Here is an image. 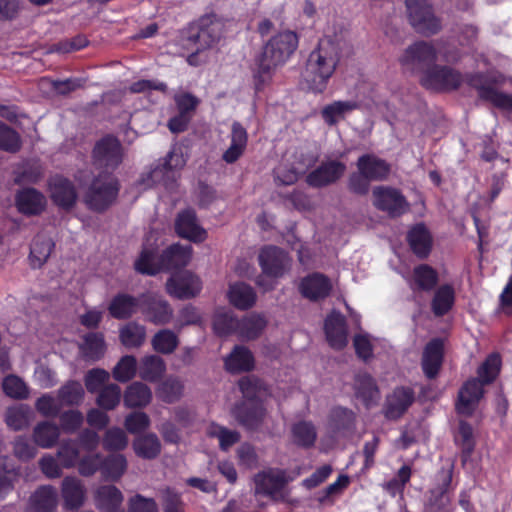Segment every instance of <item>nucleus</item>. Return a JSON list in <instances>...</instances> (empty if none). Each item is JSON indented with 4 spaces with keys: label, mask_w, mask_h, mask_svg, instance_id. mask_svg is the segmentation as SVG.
<instances>
[{
    "label": "nucleus",
    "mask_w": 512,
    "mask_h": 512,
    "mask_svg": "<svg viewBox=\"0 0 512 512\" xmlns=\"http://www.w3.org/2000/svg\"><path fill=\"white\" fill-rule=\"evenodd\" d=\"M2 386L5 394L10 398L24 399L29 394L28 387L25 382L15 375L5 377Z\"/></svg>",
    "instance_id": "56"
},
{
    "label": "nucleus",
    "mask_w": 512,
    "mask_h": 512,
    "mask_svg": "<svg viewBox=\"0 0 512 512\" xmlns=\"http://www.w3.org/2000/svg\"><path fill=\"white\" fill-rule=\"evenodd\" d=\"M62 497L68 509L79 508L85 498V489L81 481L75 477H67L62 483Z\"/></svg>",
    "instance_id": "25"
},
{
    "label": "nucleus",
    "mask_w": 512,
    "mask_h": 512,
    "mask_svg": "<svg viewBox=\"0 0 512 512\" xmlns=\"http://www.w3.org/2000/svg\"><path fill=\"white\" fill-rule=\"evenodd\" d=\"M451 498L447 487H438L431 490L428 499V506L431 510L440 511L444 510L450 503Z\"/></svg>",
    "instance_id": "64"
},
{
    "label": "nucleus",
    "mask_w": 512,
    "mask_h": 512,
    "mask_svg": "<svg viewBox=\"0 0 512 512\" xmlns=\"http://www.w3.org/2000/svg\"><path fill=\"white\" fill-rule=\"evenodd\" d=\"M58 458L65 468L73 467L79 458V450L75 442H64L58 450Z\"/></svg>",
    "instance_id": "60"
},
{
    "label": "nucleus",
    "mask_w": 512,
    "mask_h": 512,
    "mask_svg": "<svg viewBox=\"0 0 512 512\" xmlns=\"http://www.w3.org/2000/svg\"><path fill=\"white\" fill-rule=\"evenodd\" d=\"M227 296L229 302L241 310L250 308L256 300L252 287L242 282L230 285Z\"/></svg>",
    "instance_id": "27"
},
{
    "label": "nucleus",
    "mask_w": 512,
    "mask_h": 512,
    "mask_svg": "<svg viewBox=\"0 0 512 512\" xmlns=\"http://www.w3.org/2000/svg\"><path fill=\"white\" fill-rule=\"evenodd\" d=\"M345 171V165L337 161L323 163L307 176V182L314 187H321L336 181Z\"/></svg>",
    "instance_id": "19"
},
{
    "label": "nucleus",
    "mask_w": 512,
    "mask_h": 512,
    "mask_svg": "<svg viewBox=\"0 0 512 512\" xmlns=\"http://www.w3.org/2000/svg\"><path fill=\"white\" fill-rule=\"evenodd\" d=\"M437 280V272L432 267L422 264L415 267L413 278L409 283L413 289L431 290Z\"/></svg>",
    "instance_id": "38"
},
{
    "label": "nucleus",
    "mask_w": 512,
    "mask_h": 512,
    "mask_svg": "<svg viewBox=\"0 0 512 512\" xmlns=\"http://www.w3.org/2000/svg\"><path fill=\"white\" fill-rule=\"evenodd\" d=\"M355 385L357 396L364 401L366 406L371 405L378 399V389L370 375H358Z\"/></svg>",
    "instance_id": "43"
},
{
    "label": "nucleus",
    "mask_w": 512,
    "mask_h": 512,
    "mask_svg": "<svg viewBox=\"0 0 512 512\" xmlns=\"http://www.w3.org/2000/svg\"><path fill=\"white\" fill-rule=\"evenodd\" d=\"M186 164V157L183 150L179 146H174L167 155L163 165L156 167L149 172L146 178H143L142 184L144 188L151 187L157 183H168L176 179L178 171Z\"/></svg>",
    "instance_id": "10"
},
{
    "label": "nucleus",
    "mask_w": 512,
    "mask_h": 512,
    "mask_svg": "<svg viewBox=\"0 0 512 512\" xmlns=\"http://www.w3.org/2000/svg\"><path fill=\"white\" fill-rule=\"evenodd\" d=\"M133 448L139 457L153 459L160 453L161 444L155 434H147L135 439Z\"/></svg>",
    "instance_id": "39"
},
{
    "label": "nucleus",
    "mask_w": 512,
    "mask_h": 512,
    "mask_svg": "<svg viewBox=\"0 0 512 512\" xmlns=\"http://www.w3.org/2000/svg\"><path fill=\"white\" fill-rule=\"evenodd\" d=\"M84 396L81 383L70 381L64 385L58 393L59 401L65 405L79 404Z\"/></svg>",
    "instance_id": "54"
},
{
    "label": "nucleus",
    "mask_w": 512,
    "mask_h": 512,
    "mask_svg": "<svg viewBox=\"0 0 512 512\" xmlns=\"http://www.w3.org/2000/svg\"><path fill=\"white\" fill-rule=\"evenodd\" d=\"M406 6L410 22L419 32L429 34L439 30L440 22L427 0H406Z\"/></svg>",
    "instance_id": "11"
},
{
    "label": "nucleus",
    "mask_w": 512,
    "mask_h": 512,
    "mask_svg": "<svg viewBox=\"0 0 512 512\" xmlns=\"http://www.w3.org/2000/svg\"><path fill=\"white\" fill-rule=\"evenodd\" d=\"M48 192L52 201L59 207L70 208L77 199V193L70 180L60 175L49 179Z\"/></svg>",
    "instance_id": "15"
},
{
    "label": "nucleus",
    "mask_w": 512,
    "mask_h": 512,
    "mask_svg": "<svg viewBox=\"0 0 512 512\" xmlns=\"http://www.w3.org/2000/svg\"><path fill=\"white\" fill-rule=\"evenodd\" d=\"M408 241L413 252L419 257H426L432 246V238L427 228L422 225L414 226L409 234Z\"/></svg>",
    "instance_id": "31"
},
{
    "label": "nucleus",
    "mask_w": 512,
    "mask_h": 512,
    "mask_svg": "<svg viewBox=\"0 0 512 512\" xmlns=\"http://www.w3.org/2000/svg\"><path fill=\"white\" fill-rule=\"evenodd\" d=\"M16 206L23 214L37 215L45 209L46 198L34 188L23 189L16 196Z\"/></svg>",
    "instance_id": "20"
},
{
    "label": "nucleus",
    "mask_w": 512,
    "mask_h": 512,
    "mask_svg": "<svg viewBox=\"0 0 512 512\" xmlns=\"http://www.w3.org/2000/svg\"><path fill=\"white\" fill-rule=\"evenodd\" d=\"M34 512H50L57 504V491L51 486L39 488L30 499Z\"/></svg>",
    "instance_id": "35"
},
{
    "label": "nucleus",
    "mask_w": 512,
    "mask_h": 512,
    "mask_svg": "<svg viewBox=\"0 0 512 512\" xmlns=\"http://www.w3.org/2000/svg\"><path fill=\"white\" fill-rule=\"evenodd\" d=\"M224 24L217 19L203 18L200 21L197 33L189 38L190 48L195 52L188 56L187 61L191 65H198V56L208 48H212L223 35Z\"/></svg>",
    "instance_id": "7"
},
{
    "label": "nucleus",
    "mask_w": 512,
    "mask_h": 512,
    "mask_svg": "<svg viewBox=\"0 0 512 512\" xmlns=\"http://www.w3.org/2000/svg\"><path fill=\"white\" fill-rule=\"evenodd\" d=\"M53 247L54 243L51 238L44 235H38L35 237L30 249L29 259L31 265L34 268L41 267L49 258Z\"/></svg>",
    "instance_id": "33"
},
{
    "label": "nucleus",
    "mask_w": 512,
    "mask_h": 512,
    "mask_svg": "<svg viewBox=\"0 0 512 512\" xmlns=\"http://www.w3.org/2000/svg\"><path fill=\"white\" fill-rule=\"evenodd\" d=\"M436 56L435 49L426 42L410 46L400 58L401 64L411 71H422V84L433 90H448L458 87L461 75L447 67H429Z\"/></svg>",
    "instance_id": "2"
},
{
    "label": "nucleus",
    "mask_w": 512,
    "mask_h": 512,
    "mask_svg": "<svg viewBox=\"0 0 512 512\" xmlns=\"http://www.w3.org/2000/svg\"><path fill=\"white\" fill-rule=\"evenodd\" d=\"M31 411L26 405H17L9 408L6 413V424L13 430L27 427L31 420Z\"/></svg>",
    "instance_id": "48"
},
{
    "label": "nucleus",
    "mask_w": 512,
    "mask_h": 512,
    "mask_svg": "<svg viewBox=\"0 0 512 512\" xmlns=\"http://www.w3.org/2000/svg\"><path fill=\"white\" fill-rule=\"evenodd\" d=\"M290 438L294 445L301 448H310L317 439V431L311 422L299 421L292 425Z\"/></svg>",
    "instance_id": "30"
},
{
    "label": "nucleus",
    "mask_w": 512,
    "mask_h": 512,
    "mask_svg": "<svg viewBox=\"0 0 512 512\" xmlns=\"http://www.w3.org/2000/svg\"><path fill=\"white\" fill-rule=\"evenodd\" d=\"M410 477L411 469L409 466L404 465L399 469L395 478L383 484V489L393 497L396 495H402L404 487L406 483L409 482Z\"/></svg>",
    "instance_id": "55"
},
{
    "label": "nucleus",
    "mask_w": 512,
    "mask_h": 512,
    "mask_svg": "<svg viewBox=\"0 0 512 512\" xmlns=\"http://www.w3.org/2000/svg\"><path fill=\"white\" fill-rule=\"evenodd\" d=\"M165 371V362L159 356H145L140 362L139 376L143 380L155 382L162 377Z\"/></svg>",
    "instance_id": "34"
},
{
    "label": "nucleus",
    "mask_w": 512,
    "mask_h": 512,
    "mask_svg": "<svg viewBox=\"0 0 512 512\" xmlns=\"http://www.w3.org/2000/svg\"><path fill=\"white\" fill-rule=\"evenodd\" d=\"M206 434L211 438H216L219 441L220 448L224 451L228 450L240 439L237 431L226 429L214 423L206 427Z\"/></svg>",
    "instance_id": "44"
},
{
    "label": "nucleus",
    "mask_w": 512,
    "mask_h": 512,
    "mask_svg": "<svg viewBox=\"0 0 512 512\" xmlns=\"http://www.w3.org/2000/svg\"><path fill=\"white\" fill-rule=\"evenodd\" d=\"M455 301V291L451 285L440 286L434 294L432 300V311L437 316L446 314L453 306Z\"/></svg>",
    "instance_id": "36"
},
{
    "label": "nucleus",
    "mask_w": 512,
    "mask_h": 512,
    "mask_svg": "<svg viewBox=\"0 0 512 512\" xmlns=\"http://www.w3.org/2000/svg\"><path fill=\"white\" fill-rule=\"evenodd\" d=\"M123 397L128 408L145 407L152 400V392L146 384L134 382L127 387Z\"/></svg>",
    "instance_id": "28"
},
{
    "label": "nucleus",
    "mask_w": 512,
    "mask_h": 512,
    "mask_svg": "<svg viewBox=\"0 0 512 512\" xmlns=\"http://www.w3.org/2000/svg\"><path fill=\"white\" fill-rule=\"evenodd\" d=\"M137 372L136 358L130 355L122 357L113 369V377L119 382L131 380Z\"/></svg>",
    "instance_id": "51"
},
{
    "label": "nucleus",
    "mask_w": 512,
    "mask_h": 512,
    "mask_svg": "<svg viewBox=\"0 0 512 512\" xmlns=\"http://www.w3.org/2000/svg\"><path fill=\"white\" fill-rule=\"evenodd\" d=\"M357 168L359 175L350 178L351 189L359 194L368 191L369 181H379L387 178L390 173V165L375 155H363L358 159Z\"/></svg>",
    "instance_id": "6"
},
{
    "label": "nucleus",
    "mask_w": 512,
    "mask_h": 512,
    "mask_svg": "<svg viewBox=\"0 0 512 512\" xmlns=\"http://www.w3.org/2000/svg\"><path fill=\"white\" fill-rule=\"evenodd\" d=\"M150 320L155 324H166L172 319V309L166 301L158 297H152L148 301L147 311Z\"/></svg>",
    "instance_id": "41"
},
{
    "label": "nucleus",
    "mask_w": 512,
    "mask_h": 512,
    "mask_svg": "<svg viewBox=\"0 0 512 512\" xmlns=\"http://www.w3.org/2000/svg\"><path fill=\"white\" fill-rule=\"evenodd\" d=\"M104 447L108 450H122L128 444L125 432L119 428H112L106 432Z\"/></svg>",
    "instance_id": "62"
},
{
    "label": "nucleus",
    "mask_w": 512,
    "mask_h": 512,
    "mask_svg": "<svg viewBox=\"0 0 512 512\" xmlns=\"http://www.w3.org/2000/svg\"><path fill=\"white\" fill-rule=\"evenodd\" d=\"M357 107V103L352 100L334 101L322 109L321 115L326 124L335 125Z\"/></svg>",
    "instance_id": "29"
},
{
    "label": "nucleus",
    "mask_w": 512,
    "mask_h": 512,
    "mask_svg": "<svg viewBox=\"0 0 512 512\" xmlns=\"http://www.w3.org/2000/svg\"><path fill=\"white\" fill-rule=\"evenodd\" d=\"M325 332L329 344L341 349L347 344V329L345 320L340 313L332 312L325 321Z\"/></svg>",
    "instance_id": "22"
},
{
    "label": "nucleus",
    "mask_w": 512,
    "mask_h": 512,
    "mask_svg": "<svg viewBox=\"0 0 512 512\" xmlns=\"http://www.w3.org/2000/svg\"><path fill=\"white\" fill-rule=\"evenodd\" d=\"M479 94L483 99L490 101L502 109H512V95L499 92L496 88L488 85L479 88Z\"/></svg>",
    "instance_id": "57"
},
{
    "label": "nucleus",
    "mask_w": 512,
    "mask_h": 512,
    "mask_svg": "<svg viewBox=\"0 0 512 512\" xmlns=\"http://www.w3.org/2000/svg\"><path fill=\"white\" fill-rule=\"evenodd\" d=\"M59 428L49 422L38 424L33 433L34 442L41 448L52 447L59 438Z\"/></svg>",
    "instance_id": "42"
},
{
    "label": "nucleus",
    "mask_w": 512,
    "mask_h": 512,
    "mask_svg": "<svg viewBox=\"0 0 512 512\" xmlns=\"http://www.w3.org/2000/svg\"><path fill=\"white\" fill-rule=\"evenodd\" d=\"M259 264L262 275L258 278L257 284L264 290H270L274 287L275 280L283 277L289 270L291 260L281 249L269 246L261 250Z\"/></svg>",
    "instance_id": "5"
},
{
    "label": "nucleus",
    "mask_w": 512,
    "mask_h": 512,
    "mask_svg": "<svg viewBox=\"0 0 512 512\" xmlns=\"http://www.w3.org/2000/svg\"><path fill=\"white\" fill-rule=\"evenodd\" d=\"M414 400L413 391L409 388L400 387L395 389L386 401V416L390 419L399 418L412 404Z\"/></svg>",
    "instance_id": "23"
},
{
    "label": "nucleus",
    "mask_w": 512,
    "mask_h": 512,
    "mask_svg": "<svg viewBox=\"0 0 512 512\" xmlns=\"http://www.w3.org/2000/svg\"><path fill=\"white\" fill-rule=\"evenodd\" d=\"M150 425V419L144 412H134L125 419V427L128 432L136 434L144 431Z\"/></svg>",
    "instance_id": "63"
},
{
    "label": "nucleus",
    "mask_w": 512,
    "mask_h": 512,
    "mask_svg": "<svg viewBox=\"0 0 512 512\" xmlns=\"http://www.w3.org/2000/svg\"><path fill=\"white\" fill-rule=\"evenodd\" d=\"M121 389L116 384H110L104 387L97 398V404L106 409H114L120 402Z\"/></svg>",
    "instance_id": "58"
},
{
    "label": "nucleus",
    "mask_w": 512,
    "mask_h": 512,
    "mask_svg": "<svg viewBox=\"0 0 512 512\" xmlns=\"http://www.w3.org/2000/svg\"><path fill=\"white\" fill-rule=\"evenodd\" d=\"M243 396L249 400H263L268 395L267 387L257 378L248 376L239 381Z\"/></svg>",
    "instance_id": "46"
},
{
    "label": "nucleus",
    "mask_w": 512,
    "mask_h": 512,
    "mask_svg": "<svg viewBox=\"0 0 512 512\" xmlns=\"http://www.w3.org/2000/svg\"><path fill=\"white\" fill-rule=\"evenodd\" d=\"M341 44L329 37L322 38L307 60L303 80L314 93L326 90L340 60Z\"/></svg>",
    "instance_id": "3"
},
{
    "label": "nucleus",
    "mask_w": 512,
    "mask_h": 512,
    "mask_svg": "<svg viewBox=\"0 0 512 512\" xmlns=\"http://www.w3.org/2000/svg\"><path fill=\"white\" fill-rule=\"evenodd\" d=\"M94 161L99 168L115 169L122 161L119 141L113 137H107L98 142L94 148Z\"/></svg>",
    "instance_id": "14"
},
{
    "label": "nucleus",
    "mask_w": 512,
    "mask_h": 512,
    "mask_svg": "<svg viewBox=\"0 0 512 512\" xmlns=\"http://www.w3.org/2000/svg\"><path fill=\"white\" fill-rule=\"evenodd\" d=\"M501 360L499 355L491 354L482 363L478 369V376L480 383L488 384L492 382L500 371Z\"/></svg>",
    "instance_id": "53"
},
{
    "label": "nucleus",
    "mask_w": 512,
    "mask_h": 512,
    "mask_svg": "<svg viewBox=\"0 0 512 512\" xmlns=\"http://www.w3.org/2000/svg\"><path fill=\"white\" fill-rule=\"evenodd\" d=\"M225 367L232 373L249 371L254 367V357L249 349L236 346L225 358Z\"/></svg>",
    "instance_id": "26"
},
{
    "label": "nucleus",
    "mask_w": 512,
    "mask_h": 512,
    "mask_svg": "<svg viewBox=\"0 0 512 512\" xmlns=\"http://www.w3.org/2000/svg\"><path fill=\"white\" fill-rule=\"evenodd\" d=\"M138 305L139 302L136 298L127 294H119L112 299L108 310L112 317L125 319L137 311Z\"/></svg>",
    "instance_id": "32"
},
{
    "label": "nucleus",
    "mask_w": 512,
    "mask_h": 512,
    "mask_svg": "<svg viewBox=\"0 0 512 512\" xmlns=\"http://www.w3.org/2000/svg\"><path fill=\"white\" fill-rule=\"evenodd\" d=\"M127 468V461L123 455H113L105 461L102 460V473L106 478L117 480Z\"/></svg>",
    "instance_id": "52"
},
{
    "label": "nucleus",
    "mask_w": 512,
    "mask_h": 512,
    "mask_svg": "<svg viewBox=\"0 0 512 512\" xmlns=\"http://www.w3.org/2000/svg\"><path fill=\"white\" fill-rule=\"evenodd\" d=\"M177 234L193 242H203L206 231L198 224L194 211L187 209L178 214L175 221Z\"/></svg>",
    "instance_id": "17"
},
{
    "label": "nucleus",
    "mask_w": 512,
    "mask_h": 512,
    "mask_svg": "<svg viewBox=\"0 0 512 512\" xmlns=\"http://www.w3.org/2000/svg\"><path fill=\"white\" fill-rule=\"evenodd\" d=\"M483 386L477 378L469 379L463 384L459 390L456 404L460 414L470 415L473 413L484 394Z\"/></svg>",
    "instance_id": "16"
},
{
    "label": "nucleus",
    "mask_w": 512,
    "mask_h": 512,
    "mask_svg": "<svg viewBox=\"0 0 512 512\" xmlns=\"http://www.w3.org/2000/svg\"><path fill=\"white\" fill-rule=\"evenodd\" d=\"M299 34L292 29L275 32L263 45L255 59L254 85L261 90L271 80L274 71L283 66L295 54L299 46Z\"/></svg>",
    "instance_id": "1"
},
{
    "label": "nucleus",
    "mask_w": 512,
    "mask_h": 512,
    "mask_svg": "<svg viewBox=\"0 0 512 512\" xmlns=\"http://www.w3.org/2000/svg\"><path fill=\"white\" fill-rule=\"evenodd\" d=\"M152 346L159 353L170 354L178 346V337L171 330H161L154 335Z\"/></svg>",
    "instance_id": "49"
},
{
    "label": "nucleus",
    "mask_w": 512,
    "mask_h": 512,
    "mask_svg": "<svg viewBox=\"0 0 512 512\" xmlns=\"http://www.w3.org/2000/svg\"><path fill=\"white\" fill-rule=\"evenodd\" d=\"M118 193V184L110 174L99 175L84 195V201L89 208L102 211L113 203Z\"/></svg>",
    "instance_id": "8"
},
{
    "label": "nucleus",
    "mask_w": 512,
    "mask_h": 512,
    "mask_svg": "<svg viewBox=\"0 0 512 512\" xmlns=\"http://www.w3.org/2000/svg\"><path fill=\"white\" fill-rule=\"evenodd\" d=\"M145 338V327L138 323L130 322L120 329L121 343L128 348L141 346Z\"/></svg>",
    "instance_id": "40"
},
{
    "label": "nucleus",
    "mask_w": 512,
    "mask_h": 512,
    "mask_svg": "<svg viewBox=\"0 0 512 512\" xmlns=\"http://www.w3.org/2000/svg\"><path fill=\"white\" fill-rule=\"evenodd\" d=\"M443 343L435 339L427 344L423 352L422 367L425 375L433 378L437 375L442 363Z\"/></svg>",
    "instance_id": "24"
},
{
    "label": "nucleus",
    "mask_w": 512,
    "mask_h": 512,
    "mask_svg": "<svg viewBox=\"0 0 512 512\" xmlns=\"http://www.w3.org/2000/svg\"><path fill=\"white\" fill-rule=\"evenodd\" d=\"M156 234L151 233L145 240L140 256L135 261V269L147 275H155L161 270L186 266L192 257L190 245L170 246L161 256L157 254Z\"/></svg>",
    "instance_id": "4"
},
{
    "label": "nucleus",
    "mask_w": 512,
    "mask_h": 512,
    "mask_svg": "<svg viewBox=\"0 0 512 512\" xmlns=\"http://www.w3.org/2000/svg\"><path fill=\"white\" fill-rule=\"evenodd\" d=\"M266 320L256 314L249 315L239 321L238 334L245 339L256 338L265 328Z\"/></svg>",
    "instance_id": "45"
},
{
    "label": "nucleus",
    "mask_w": 512,
    "mask_h": 512,
    "mask_svg": "<svg viewBox=\"0 0 512 512\" xmlns=\"http://www.w3.org/2000/svg\"><path fill=\"white\" fill-rule=\"evenodd\" d=\"M248 142L246 129L238 122H234L231 127L230 145L224 151L222 159L226 163H234L244 153Z\"/></svg>",
    "instance_id": "21"
},
{
    "label": "nucleus",
    "mask_w": 512,
    "mask_h": 512,
    "mask_svg": "<svg viewBox=\"0 0 512 512\" xmlns=\"http://www.w3.org/2000/svg\"><path fill=\"white\" fill-rule=\"evenodd\" d=\"M238 324L239 321L233 317L230 310L221 308L215 312L213 327L217 334L226 335L233 331L238 333Z\"/></svg>",
    "instance_id": "47"
},
{
    "label": "nucleus",
    "mask_w": 512,
    "mask_h": 512,
    "mask_svg": "<svg viewBox=\"0 0 512 512\" xmlns=\"http://www.w3.org/2000/svg\"><path fill=\"white\" fill-rule=\"evenodd\" d=\"M292 480L293 477L288 476L286 471L269 468L255 475V492L274 500H283L286 496L285 486Z\"/></svg>",
    "instance_id": "9"
},
{
    "label": "nucleus",
    "mask_w": 512,
    "mask_h": 512,
    "mask_svg": "<svg viewBox=\"0 0 512 512\" xmlns=\"http://www.w3.org/2000/svg\"><path fill=\"white\" fill-rule=\"evenodd\" d=\"M20 148V138L18 134L0 123V149L8 152H16Z\"/></svg>",
    "instance_id": "61"
},
{
    "label": "nucleus",
    "mask_w": 512,
    "mask_h": 512,
    "mask_svg": "<svg viewBox=\"0 0 512 512\" xmlns=\"http://www.w3.org/2000/svg\"><path fill=\"white\" fill-rule=\"evenodd\" d=\"M331 290V280L320 273L308 275L300 283V292L310 300L323 299L329 295Z\"/></svg>",
    "instance_id": "18"
},
{
    "label": "nucleus",
    "mask_w": 512,
    "mask_h": 512,
    "mask_svg": "<svg viewBox=\"0 0 512 512\" xmlns=\"http://www.w3.org/2000/svg\"><path fill=\"white\" fill-rule=\"evenodd\" d=\"M167 292L176 298L186 299L196 296L202 289L198 276L189 271L174 274L166 284Z\"/></svg>",
    "instance_id": "13"
},
{
    "label": "nucleus",
    "mask_w": 512,
    "mask_h": 512,
    "mask_svg": "<svg viewBox=\"0 0 512 512\" xmlns=\"http://www.w3.org/2000/svg\"><path fill=\"white\" fill-rule=\"evenodd\" d=\"M373 204L391 216L402 215L409 208L402 193L388 186H378L373 189Z\"/></svg>",
    "instance_id": "12"
},
{
    "label": "nucleus",
    "mask_w": 512,
    "mask_h": 512,
    "mask_svg": "<svg viewBox=\"0 0 512 512\" xmlns=\"http://www.w3.org/2000/svg\"><path fill=\"white\" fill-rule=\"evenodd\" d=\"M183 386L179 380L167 379L157 390V395L165 402L171 403L177 400L182 393Z\"/></svg>",
    "instance_id": "59"
},
{
    "label": "nucleus",
    "mask_w": 512,
    "mask_h": 512,
    "mask_svg": "<svg viewBox=\"0 0 512 512\" xmlns=\"http://www.w3.org/2000/svg\"><path fill=\"white\" fill-rule=\"evenodd\" d=\"M306 166L301 161L290 163L288 160L280 163L274 170L275 178L284 185H291L305 172Z\"/></svg>",
    "instance_id": "37"
},
{
    "label": "nucleus",
    "mask_w": 512,
    "mask_h": 512,
    "mask_svg": "<svg viewBox=\"0 0 512 512\" xmlns=\"http://www.w3.org/2000/svg\"><path fill=\"white\" fill-rule=\"evenodd\" d=\"M81 349L85 357L89 359L97 360L101 358L105 352L103 335L99 333L88 334L84 339Z\"/></svg>",
    "instance_id": "50"
}]
</instances>
